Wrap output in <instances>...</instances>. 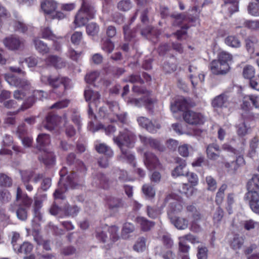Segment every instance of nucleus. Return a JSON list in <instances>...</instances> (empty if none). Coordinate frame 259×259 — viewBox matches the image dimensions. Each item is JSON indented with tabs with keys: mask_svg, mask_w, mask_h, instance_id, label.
Listing matches in <instances>:
<instances>
[{
	"mask_svg": "<svg viewBox=\"0 0 259 259\" xmlns=\"http://www.w3.org/2000/svg\"><path fill=\"white\" fill-rule=\"evenodd\" d=\"M146 248V239L142 237L139 238L134 246V249L137 252H142Z\"/></svg>",
	"mask_w": 259,
	"mask_h": 259,
	"instance_id": "40",
	"label": "nucleus"
},
{
	"mask_svg": "<svg viewBox=\"0 0 259 259\" xmlns=\"http://www.w3.org/2000/svg\"><path fill=\"white\" fill-rule=\"evenodd\" d=\"M232 59V55L226 52H220L217 60H213L210 64L211 72L215 75H224L226 74L230 69L229 62Z\"/></svg>",
	"mask_w": 259,
	"mask_h": 259,
	"instance_id": "3",
	"label": "nucleus"
},
{
	"mask_svg": "<svg viewBox=\"0 0 259 259\" xmlns=\"http://www.w3.org/2000/svg\"><path fill=\"white\" fill-rule=\"evenodd\" d=\"M184 120L189 124L200 125L205 121L204 116L199 112L188 110L183 114Z\"/></svg>",
	"mask_w": 259,
	"mask_h": 259,
	"instance_id": "11",
	"label": "nucleus"
},
{
	"mask_svg": "<svg viewBox=\"0 0 259 259\" xmlns=\"http://www.w3.org/2000/svg\"><path fill=\"white\" fill-rule=\"evenodd\" d=\"M68 174V171L66 167H63L60 171V179L58 183V187L54 193L55 198L64 199L63 195L67 190L68 187L70 188H75V183L74 181V173H71L70 175Z\"/></svg>",
	"mask_w": 259,
	"mask_h": 259,
	"instance_id": "6",
	"label": "nucleus"
},
{
	"mask_svg": "<svg viewBox=\"0 0 259 259\" xmlns=\"http://www.w3.org/2000/svg\"><path fill=\"white\" fill-rule=\"evenodd\" d=\"M41 206V202L40 200H35L34 206V215L35 218H37L38 220L42 219V216L39 211V208Z\"/></svg>",
	"mask_w": 259,
	"mask_h": 259,
	"instance_id": "58",
	"label": "nucleus"
},
{
	"mask_svg": "<svg viewBox=\"0 0 259 259\" xmlns=\"http://www.w3.org/2000/svg\"><path fill=\"white\" fill-rule=\"evenodd\" d=\"M16 200L20 202L16 209L17 217L19 220L25 221L27 218L28 209L32 203V199L18 187L17 189Z\"/></svg>",
	"mask_w": 259,
	"mask_h": 259,
	"instance_id": "8",
	"label": "nucleus"
},
{
	"mask_svg": "<svg viewBox=\"0 0 259 259\" xmlns=\"http://www.w3.org/2000/svg\"><path fill=\"white\" fill-rule=\"evenodd\" d=\"M102 49L108 53H111L114 49V45L109 39H106L102 44Z\"/></svg>",
	"mask_w": 259,
	"mask_h": 259,
	"instance_id": "45",
	"label": "nucleus"
},
{
	"mask_svg": "<svg viewBox=\"0 0 259 259\" xmlns=\"http://www.w3.org/2000/svg\"><path fill=\"white\" fill-rule=\"evenodd\" d=\"M211 104L215 108L226 107L229 105L228 97L226 94H222L213 99Z\"/></svg>",
	"mask_w": 259,
	"mask_h": 259,
	"instance_id": "22",
	"label": "nucleus"
},
{
	"mask_svg": "<svg viewBox=\"0 0 259 259\" xmlns=\"http://www.w3.org/2000/svg\"><path fill=\"white\" fill-rule=\"evenodd\" d=\"M50 137L46 134H39L36 139V148L39 150L44 151L39 159L47 165H53L55 162L54 154L51 151H46V147L50 144Z\"/></svg>",
	"mask_w": 259,
	"mask_h": 259,
	"instance_id": "5",
	"label": "nucleus"
},
{
	"mask_svg": "<svg viewBox=\"0 0 259 259\" xmlns=\"http://www.w3.org/2000/svg\"><path fill=\"white\" fill-rule=\"evenodd\" d=\"M171 223L179 230H184L188 226V221L185 218L177 217L169 218Z\"/></svg>",
	"mask_w": 259,
	"mask_h": 259,
	"instance_id": "29",
	"label": "nucleus"
},
{
	"mask_svg": "<svg viewBox=\"0 0 259 259\" xmlns=\"http://www.w3.org/2000/svg\"><path fill=\"white\" fill-rule=\"evenodd\" d=\"M33 248L32 244L26 242L21 245H14V250L18 253L28 254L31 252Z\"/></svg>",
	"mask_w": 259,
	"mask_h": 259,
	"instance_id": "33",
	"label": "nucleus"
},
{
	"mask_svg": "<svg viewBox=\"0 0 259 259\" xmlns=\"http://www.w3.org/2000/svg\"><path fill=\"white\" fill-rule=\"evenodd\" d=\"M118 230V228L116 226L99 228L96 230V237L100 242L108 243V245H109L119 239Z\"/></svg>",
	"mask_w": 259,
	"mask_h": 259,
	"instance_id": "9",
	"label": "nucleus"
},
{
	"mask_svg": "<svg viewBox=\"0 0 259 259\" xmlns=\"http://www.w3.org/2000/svg\"><path fill=\"white\" fill-rule=\"evenodd\" d=\"M246 47L247 51L250 53L253 52L254 45L256 43L257 40L255 37H250L245 40Z\"/></svg>",
	"mask_w": 259,
	"mask_h": 259,
	"instance_id": "48",
	"label": "nucleus"
},
{
	"mask_svg": "<svg viewBox=\"0 0 259 259\" xmlns=\"http://www.w3.org/2000/svg\"><path fill=\"white\" fill-rule=\"evenodd\" d=\"M139 138L142 143L147 146L157 149L159 150H163V146L160 145L159 141L156 139L148 138L144 136L140 135Z\"/></svg>",
	"mask_w": 259,
	"mask_h": 259,
	"instance_id": "24",
	"label": "nucleus"
},
{
	"mask_svg": "<svg viewBox=\"0 0 259 259\" xmlns=\"http://www.w3.org/2000/svg\"><path fill=\"white\" fill-rule=\"evenodd\" d=\"M100 78V73L98 71H94L87 74L85 80L88 83H92L96 81Z\"/></svg>",
	"mask_w": 259,
	"mask_h": 259,
	"instance_id": "49",
	"label": "nucleus"
},
{
	"mask_svg": "<svg viewBox=\"0 0 259 259\" xmlns=\"http://www.w3.org/2000/svg\"><path fill=\"white\" fill-rule=\"evenodd\" d=\"M187 102L183 97H178L176 98L174 103H171L170 109L174 112L183 110L186 107Z\"/></svg>",
	"mask_w": 259,
	"mask_h": 259,
	"instance_id": "26",
	"label": "nucleus"
},
{
	"mask_svg": "<svg viewBox=\"0 0 259 259\" xmlns=\"http://www.w3.org/2000/svg\"><path fill=\"white\" fill-rule=\"evenodd\" d=\"M128 102L136 107H140L144 106L147 109L151 110L156 102V100L147 97L139 99H132Z\"/></svg>",
	"mask_w": 259,
	"mask_h": 259,
	"instance_id": "14",
	"label": "nucleus"
},
{
	"mask_svg": "<svg viewBox=\"0 0 259 259\" xmlns=\"http://www.w3.org/2000/svg\"><path fill=\"white\" fill-rule=\"evenodd\" d=\"M244 243V239L239 235H235L231 240L230 245L234 250H238L241 248Z\"/></svg>",
	"mask_w": 259,
	"mask_h": 259,
	"instance_id": "35",
	"label": "nucleus"
},
{
	"mask_svg": "<svg viewBox=\"0 0 259 259\" xmlns=\"http://www.w3.org/2000/svg\"><path fill=\"white\" fill-rule=\"evenodd\" d=\"M244 162L243 157L242 156H238L234 161L231 163H227L225 164L226 167L230 168L234 171L237 170L239 166L243 164Z\"/></svg>",
	"mask_w": 259,
	"mask_h": 259,
	"instance_id": "36",
	"label": "nucleus"
},
{
	"mask_svg": "<svg viewBox=\"0 0 259 259\" xmlns=\"http://www.w3.org/2000/svg\"><path fill=\"white\" fill-rule=\"evenodd\" d=\"M82 39V33L80 31H75L71 37V41L74 45H79Z\"/></svg>",
	"mask_w": 259,
	"mask_h": 259,
	"instance_id": "55",
	"label": "nucleus"
},
{
	"mask_svg": "<svg viewBox=\"0 0 259 259\" xmlns=\"http://www.w3.org/2000/svg\"><path fill=\"white\" fill-rule=\"evenodd\" d=\"M244 227L247 230H250L256 228H259V222L249 220L244 222Z\"/></svg>",
	"mask_w": 259,
	"mask_h": 259,
	"instance_id": "60",
	"label": "nucleus"
},
{
	"mask_svg": "<svg viewBox=\"0 0 259 259\" xmlns=\"http://www.w3.org/2000/svg\"><path fill=\"white\" fill-rule=\"evenodd\" d=\"M137 120L140 126L145 128L148 132L152 133L156 132L161 127V125L158 122L156 121H152L144 116L138 117Z\"/></svg>",
	"mask_w": 259,
	"mask_h": 259,
	"instance_id": "12",
	"label": "nucleus"
},
{
	"mask_svg": "<svg viewBox=\"0 0 259 259\" xmlns=\"http://www.w3.org/2000/svg\"><path fill=\"white\" fill-rule=\"evenodd\" d=\"M194 190L193 187L190 186L188 184H182L179 187L180 192L182 194H184L187 197L192 195Z\"/></svg>",
	"mask_w": 259,
	"mask_h": 259,
	"instance_id": "39",
	"label": "nucleus"
},
{
	"mask_svg": "<svg viewBox=\"0 0 259 259\" xmlns=\"http://www.w3.org/2000/svg\"><path fill=\"white\" fill-rule=\"evenodd\" d=\"M117 7L121 11H126L131 8L132 4L128 0H123L118 3Z\"/></svg>",
	"mask_w": 259,
	"mask_h": 259,
	"instance_id": "51",
	"label": "nucleus"
},
{
	"mask_svg": "<svg viewBox=\"0 0 259 259\" xmlns=\"http://www.w3.org/2000/svg\"><path fill=\"white\" fill-rule=\"evenodd\" d=\"M258 140L254 138L250 143V150L249 154L250 157H253L256 154V149L258 147Z\"/></svg>",
	"mask_w": 259,
	"mask_h": 259,
	"instance_id": "52",
	"label": "nucleus"
},
{
	"mask_svg": "<svg viewBox=\"0 0 259 259\" xmlns=\"http://www.w3.org/2000/svg\"><path fill=\"white\" fill-rule=\"evenodd\" d=\"M40 81L45 84H49L54 90L60 89L58 95L62 94L65 90L71 87V81L67 77L61 76L41 75ZM57 94V93H56Z\"/></svg>",
	"mask_w": 259,
	"mask_h": 259,
	"instance_id": "4",
	"label": "nucleus"
},
{
	"mask_svg": "<svg viewBox=\"0 0 259 259\" xmlns=\"http://www.w3.org/2000/svg\"><path fill=\"white\" fill-rule=\"evenodd\" d=\"M99 30V27L96 23H92L87 26V33L92 36L96 35Z\"/></svg>",
	"mask_w": 259,
	"mask_h": 259,
	"instance_id": "47",
	"label": "nucleus"
},
{
	"mask_svg": "<svg viewBox=\"0 0 259 259\" xmlns=\"http://www.w3.org/2000/svg\"><path fill=\"white\" fill-rule=\"evenodd\" d=\"M136 139V136L133 131L124 129L120 132L118 136L114 137L113 141L120 149L121 154L120 158L123 161L128 163H133L135 160V156L130 151L124 148L125 146L131 148L134 146Z\"/></svg>",
	"mask_w": 259,
	"mask_h": 259,
	"instance_id": "2",
	"label": "nucleus"
},
{
	"mask_svg": "<svg viewBox=\"0 0 259 259\" xmlns=\"http://www.w3.org/2000/svg\"><path fill=\"white\" fill-rule=\"evenodd\" d=\"M206 183L207 185V189L210 191H214L217 188V182L210 176H207L205 178Z\"/></svg>",
	"mask_w": 259,
	"mask_h": 259,
	"instance_id": "50",
	"label": "nucleus"
},
{
	"mask_svg": "<svg viewBox=\"0 0 259 259\" xmlns=\"http://www.w3.org/2000/svg\"><path fill=\"white\" fill-rule=\"evenodd\" d=\"M134 229V226L132 224L129 223H125L122 230V237L124 239L127 238L128 237V234L133 232Z\"/></svg>",
	"mask_w": 259,
	"mask_h": 259,
	"instance_id": "42",
	"label": "nucleus"
},
{
	"mask_svg": "<svg viewBox=\"0 0 259 259\" xmlns=\"http://www.w3.org/2000/svg\"><path fill=\"white\" fill-rule=\"evenodd\" d=\"M225 43L233 48H239L241 46L240 40L235 36H228L225 39Z\"/></svg>",
	"mask_w": 259,
	"mask_h": 259,
	"instance_id": "38",
	"label": "nucleus"
},
{
	"mask_svg": "<svg viewBox=\"0 0 259 259\" xmlns=\"http://www.w3.org/2000/svg\"><path fill=\"white\" fill-rule=\"evenodd\" d=\"M46 62L48 65L52 66L57 69L63 68L66 66V62L61 58L57 56H49Z\"/></svg>",
	"mask_w": 259,
	"mask_h": 259,
	"instance_id": "21",
	"label": "nucleus"
},
{
	"mask_svg": "<svg viewBox=\"0 0 259 259\" xmlns=\"http://www.w3.org/2000/svg\"><path fill=\"white\" fill-rule=\"evenodd\" d=\"M191 146L188 144H184L179 147L178 151L179 154L183 157H187L189 154V148Z\"/></svg>",
	"mask_w": 259,
	"mask_h": 259,
	"instance_id": "62",
	"label": "nucleus"
},
{
	"mask_svg": "<svg viewBox=\"0 0 259 259\" xmlns=\"http://www.w3.org/2000/svg\"><path fill=\"white\" fill-rule=\"evenodd\" d=\"M5 46L11 50L19 49L24 45V40L15 36H10L4 40Z\"/></svg>",
	"mask_w": 259,
	"mask_h": 259,
	"instance_id": "15",
	"label": "nucleus"
},
{
	"mask_svg": "<svg viewBox=\"0 0 259 259\" xmlns=\"http://www.w3.org/2000/svg\"><path fill=\"white\" fill-rule=\"evenodd\" d=\"M5 78L10 85L21 89L14 92V98L19 101L25 100L24 102L20 107L17 110L13 112V114H17L19 112L24 111L32 106L34 102L33 99L28 98L26 100L28 91L31 88L30 82L25 78H20L11 73L6 74Z\"/></svg>",
	"mask_w": 259,
	"mask_h": 259,
	"instance_id": "1",
	"label": "nucleus"
},
{
	"mask_svg": "<svg viewBox=\"0 0 259 259\" xmlns=\"http://www.w3.org/2000/svg\"><path fill=\"white\" fill-rule=\"evenodd\" d=\"M60 119V117L51 113H49L42 121V125L39 127V129L41 130V128L43 127L48 131H52L56 127Z\"/></svg>",
	"mask_w": 259,
	"mask_h": 259,
	"instance_id": "13",
	"label": "nucleus"
},
{
	"mask_svg": "<svg viewBox=\"0 0 259 259\" xmlns=\"http://www.w3.org/2000/svg\"><path fill=\"white\" fill-rule=\"evenodd\" d=\"M11 198V195L7 190H0V200L3 203L9 202Z\"/></svg>",
	"mask_w": 259,
	"mask_h": 259,
	"instance_id": "61",
	"label": "nucleus"
},
{
	"mask_svg": "<svg viewBox=\"0 0 259 259\" xmlns=\"http://www.w3.org/2000/svg\"><path fill=\"white\" fill-rule=\"evenodd\" d=\"M144 160L146 166L150 170L160 167L159 160L157 157L152 153H145Z\"/></svg>",
	"mask_w": 259,
	"mask_h": 259,
	"instance_id": "16",
	"label": "nucleus"
},
{
	"mask_svg": "<svg viewBox=\"0 0 259 259\" xmlns=\"http://www.w3.org/2000/svg\"><path fill=\"white\" fill-rule=\"evenodd\" d=\"M186 176L187 177L188 181L192 186H196L198 183V178L196 174L191 172H186Z\"/></svg>",
	"mask_w": 259,
	"mask_h": 259,
	"instance_id": "64",
	"label": "nucleus"
},
{
	"mask_svg": "<svg viewBox=\"0 0 259 259\" xmlns=\"http://www.w3.org/2000/svg\"><path fill=\"white\" fill-rule=\"evenodd\" d=\"M89 130L92 132H95L100 130L103 129L105 132L106 134L108 136L112 135L116 130V127L112 125H110L107 126H104L102 124H99L94 127L92 120L90 121L88 127Z\"/></svg>",
	"mask_w": 259,
	"mask_h": 259,
	"instance_id": "20",
	"label": "nucleus"
},
{
	"mask_svg": "<svg viewBox=\"0 0 259 259\" xmlns=\"http://www.w3.org/2000/svg\"><path fill=\"white\" fill-rule=\"evenodd\" d=\"M247 188L250 189H259V175H254L252 176L248 182Z\"/></svg>",
	"mask_w": 259,
	"mask_h": 259,
	"instance_id": "41",
	"label": "nucleus"
},
{
	"mask_svg": "<svg viewBox=\"0 0 259 259\" xmlns=\"http://www.w3.org/2000/svg\"><path fill=\"white\" fill-rule=\"evenodd\" d=\"M200 219V216H199V218L196 217L195 218H193V220L191 223L190 229L194 232H199L201 230V227L200 225L198 224L199 220Z\"/></svg>",
	"mask_w": 259,
	"mask_h": 259,
	"instance_id": "53",
	"label": "nucleus"
},
{
	"mask_svg": "<svg viewBox=\"0 0 259 259\" xmlns=\"http://www.w3.org/2000/svg\"><path fill=\"white\" fill-rule=\"evenodd\" d=\"M110 110L111 112H112L113 114H115L116 119L113 118L111 116L112 114H110V120L111 122L116 121L117 120L119 121L120 122L122 123H126L127 122V115L126 113H121L119 114L118 113V110H119V107L118 105L115 103L112 104V106H109Z\"/></svg>",
	"mask_w": 259,
	"mask_h": 259,
	"instance_id": "18",
	"label": "nucleus"
},
{
	"mask_svg": "<svg viewBox=\"0 0 259 259\" xmlns=\"http://www.w3.org/2000/svg\"><path fill=\"white\" fill-rule=\"evenodd\" d=\"M107 203L109 209L113 212L117 211L119 208L123 206L121 200L112 197L108 198Z\"/></svg>",
	"mask_w": 259,
	"mask_h": 259,
	"instance_id": "31",
	"label": "nucleus"
},
{
	"mask_svg": "<svg viewBox=\"0 0 259 259\" xmlns=\"http://www.w3.org/2000/svg\"><path fill=\"white\" fill-rule=\"evenodd\" d=\"M38 58L37 57H30L24 60H20L19 63L21 64L25 61L27 64L28 67H33L38 64Z\"/></svg>",
	"mask_w": 259,
	"mask_h": 259,
	"instance_id": "59",
	"label": "nucleus"
},
{
	"mask_svg": "<svg viewBox=\"0 0 259 259\" xmlns=\"http://www.w3.org/2000/svg\"><path fill=\"white\" fill-rule=\"evenodd\" d=\"M249 14L254 16H259V4L251 3L248 8Z\"/></svg>",
	"mask_w": 259,
	"mask_h": 259,
	"instance_id": "54",
	"label": "nucleus"
},
{
	"mask_svg": "<svg viewBox=\"0 0 259 259\" xmlns=\"http://www.w3.org/2000/svg\"><path fill=\"white\" fill-rule=\"evenodd\" d=\"M147 214L149 218L154 219L160 215V211L157 207L148 206L147 207Z\"/></svg>",
	"mask_w": 259,
	"mask_h": 259,
	"instance_id": "43",
	"label": "nucleus"
},
{
	"mask_svg": "<svg viewBox=\"0 0 259 259\" xmlns=\"http://www.w3.org/2000/svg\"><path fill=\"white\" fill-rule=\"evenodd\" d=\"M33 43L37 51L42 55L47 54L50 51V49L47 44L40 40L38 38L33 39Z\"/></svg>",
	"mask_w": 259,
	"mask_h": 259,
	"instance_id": "30",
	"label": "nucleus"
},
{
	"mask_svg": "<svg viewBox=\"0 0 259 259\" xmlns=\"http://www.w3.org/2000/svg\"><path fill=\"white\" fill-rule=\"evenodd\" d=\"M244 24L245 27L253 30H256L259 29V20L245 21Z\"/></svg>",
	"mask_w": 259,
	"mask_h": 259,
	"instance_id": "57",
	"label": "nucleus"
},
{
	"mask_svg": "<svg viewBox=\"0 0 259 259\" xmlns=\"http://www.w3.org/2000/svg\"><path fill=\"white\" fill-rule=\"evenodd\" d=\"M183 208V205L180 200L172 199L167 210L168 218L176 217L175 214L180 212Z\"/></svg>",
	"mask_w": 259,
	"mask_h": 259,
	"instance_id": "19",
	"label": "nucleus"
},
{
	"mask_svg": "<svg viewBox=\"0 0 259 259\" xmlns=\"http://www.w3.org/2000/svg\"><path fill=\"white\" fill-rule=\"evenodd\" d=\"M248 192L245 194L244 199L247 201L250 207L259 201V194L254 189H247Z\"/></svg>",
	"mask_w": 259,
	"mask_h": 259,
	"instance_id": "25",
	"label": "nucleus"
},
{
	"mask_svg": "<svg viewBox=\"0 0 259 259\" xmlns=\"http://www.w3.org/2000/svg\"><path fill=\"white\" fill-rule=\"evenodd\" d=\"M96 11L93 6L82 0V7L75 16L74 23L76 27L84 26L89 19L94 18Z\"/></svg>",
	"mask_w": 259,
	"mask_h": 259,
	"instance_id": "7",
	"label": "nucleus"
},
{
	"mask_svg": "<svg viewBox=\"0 0 259 259\" xmlns=\"http://www.w3.org/2000/svg\"><path fill=\"white\" fill-rule=\"evenodd\" d=\"M84 97L86 101H91V102L89 104V110L88 114L89 118L92 120L95 118L96 116L94 114L92 109V107L94 106L97 107L98 100L100 99V95L97 91H94L90 88L86 89L84 91Z\"/></svg>",
	"mask_w": 259,
	"mask_h": 259,
	"instance_id": "10",
	"label": "nucleus"
},
{
	"mask_svg": "<svg viewBox=\"0 0 259 259\" xmlns=\"http://www.w3.org/2000/svg\"><path fill=\"white\" fill-rule=\"evenodd\" d=\"M136 221L143 231H148L154 225L153 222L149 221L143 217H138Z\"/></svg>",
	"mask_w": 259,
	"mask_h": 259,
	"instance_id": "34",
	"label": "nucleus"
},
{
	"mask_svg": "<svg viewBox=\"0 0 259 259\" xmlns=\"http://www.w3.org/2000/svg\"><path fill=\"white\" fill-rule=\"evenodd\" d=\"M255 73V69L250 65H247L243 68L242 74L245 78L251 80L254 77Z\"/></svg>",
	"mask_w": 259,
	"mask_h": 259,
	"instance_id": "37",
	"label": "nucleus"
},
{
	"mask_svg": "<svg viewBox=\"0 0 259 259\" xmlns=\"http://www.w3.org/2000/svg\"><path fill=\"white\" fill-rule=\"evenodd\" d=\"M11 185V179L6 175L0 174V185L2 186L10 187Z\"/></svg>",
	"mask_w": 259,
	"mask_h": 259,
	"instance_id": "56",
	"label": "nucleus"
},
{
	"mask_svg": "<svg viewBox=\"0 0 259 259\" xmlns=\"http://www.w3.org/2000/svg\"><path fill=\"white\" fill-rule=\"evenodd\" d=\"M95 147L96 151L99 153L104 154L109 157H111L113 155L112 149L105 143H101L98 141H96Z\"/></svg>",
	"mask_w": 259,
	"mask_h": 259,
	"instance_id": "27",
	"label": "nucleus"
},
{
	"mask_svg": "<svg viewBox=\"0 0 259 259\" xmlns=\"http://www.w3.org/2000/svg\"><path fill=\"white\" fill-rule=\"evenodd\" d=\"M221 149L217 144H211L208 145L206 148L207 157L211 160H217L220 157Z\"/></svg>",
	"mask_w": 259,
	"mask_h": 259,
	"instance_id": "23",
	"label": "nucleus"
},
{
	"mask_svg": "<svg viewBox=\"0 0 259 259\" xmlns=\"http://www.w3.org/2000/svg\"><path fill=\"white\" fill-rule=\"evenodd\" d=\"M227 187V186L226 184H223L219 188L215 197V202L218 205H220L222 203L224 197V192Z\"/></svg>",
	"mask_w": 259,
	"mask_h": 259,
	"instance_id": "44",
	"label": "nucleus"
},
{
	"mask_svg": "<svg viewBox=\"0 0 259 259\" xmlns=\"http://www.w3.org/2000/svg\"><path fill=\"white\" fill-rule=\"evenodd\" d=\"M69 101L68 100H63L56 102L52 105L50 108L60 109L68 106Z\"/></svg>",
	"mask_w": 259,
	"mask_h": 259,
	"instance_id": "63",
	"label": "nucleus"
},
{
	"mask_svg": "<svg viewBox=\"0 0 259 259\" xmlns=\"http://www.w3.org/2000/svg\"><path fill=\"white\" fill-rule=\"evenodd\" d=\"M142 191L145 196L149 198H152L155 196V191L153 188L147 184L144 185Z\"/></svg>",
	"mask_w": 259,
	"mask_h": 259,
	"instance_id": "46",
	"label": "nucleus"
},
{
	"mask_svg": "<svg viewBox=\"0 0 259 259\" xmlns=\"http://www.w3.org/2000/svg\"><path fill=\"white\" fill-rule=\"evenodd\" d=\"M41 7L45 13L50 14L57 9V3L55 0H43Z\"/></svg>",
	"mask_w": 259,
	"mask_h": 259,
	"instance_id": "28",
	"label": "nucleus"
},
{
	"mask_svg": "<svg viewBox=\"0 0 259 259\" xmlns=\"http://www.w3.org/2000/svg\"><path fill=\"white\" fill-rule=\"evenodd\" d=\"M40 34L41 38L53 40L56 50H59L60 49V45H58L56 41L57 40L62 38V37L57 36L53 33L52 30L48 27L41 28Z\"/></svg>",
	"mask_w": 259,
	"mask_h": 259,
	"instance_id": "17",
	"label": "nucleus"
},
{
	"mask_svg": "<svg viewBox=\"0 0 259 259\" xmlns=\"http://www.w3.org/2000/svg\"><path fill=\"white\" fill-rule=\"evenodd\" d=\"M179 165L176 166L171 172V175L174 177H178L185 175L184 169L185 168L186 163L185 160L179 158L178 160Z\"/></svg>",
	"mask_w": 259,
	"mask_h": 259,
	"instance_id": "32",
	"label": "nucleus"
}]
</instances>
